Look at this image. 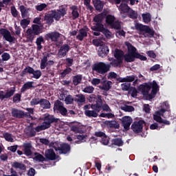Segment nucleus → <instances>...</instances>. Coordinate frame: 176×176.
Instances as JSON below:
<instances>
[{"instance_id": "ea45409f", "label": "nucleus", "mask_w": 176, "mask_h": 176, "mask_svg": "<svg viewBox=\"0 0 176 176\" xmlns=\"http://www.w3.org/2000/svg\"><path fill=\"white\" fill-rule=\"evenodd\" d=\"M126 13H128V17H129V19H132L133 20L138 19V12L131 8Z\"/></svg>"}, {"instance_id": "7c9ffc66", "label": "nucleus", "mask_w": 176, "mask_h": 176, "mask_svg": "<svg viewBox=\"0 0 176 176\" xmlns=\"http://www.w3.org/2000/svg\"><path fill=\"white\" fill-rule=\"evenodd\" d=\"M93 3L96 10H99V12H101V10H102V9L104 8V2H102V1L95 0L93 1Z\"/></svg>"}, {"instance_id": "f8f14e48", "label": "nucleus", "mask_w": 176, "mask_h": 176, "mask_svg": "<svg viewBox=\"0 0 176 176\" xmlns=\"http://www.w3.org/2000/svg\"><path fill=\"white\" fill-rule=\"evenodd\" d=\"M71 50V47L68 44L62 45L58 50V57L63 58L68 54V52Z\"/></svg>"}, {"instance_id": "6e6d98bb", "label": "nucleus", "mask_w": 176, "mask_h": 176, "mask_svg": "<svg viewBox=\"0 0 176 176\" xmlns=\"http://www.w3.org/2000/svg\"><path fill=\"white\" fill-rule=\"evenodd\" d=\"M13 102L17 103L21 101V94H16L13 96L12 99Z\"/></svg>"}, {"instance_id": "7ed1b4c3", "label": "nucleus", "mask_w": 176, "mask_h": 176, "mask_svg": "<svg viewBox=\"0 0 176 176\" xmlns=\"http://www.w3.org/2000/svg\"><path fill=\"white\" fill-rule=\"evenodd\" d=\"M158 89L159 85L155 80H153V82L145 83L139 87L140 91L142 92V94L144 97H146L147 100H153V98H155Z\"/></svg>"}, {"instance_id": "4c0bfd02", "label": "nucleus", "mask_w": 176, "mask_h": 176, "mask_svg": "<svg viewBox=\"0 0 176 176\" xmlns=\"http://www.w3.org/2000/svg\"><path fill=\"white\" fill-rule=\"evenodd\" d=\"M12 167H14V168H19V170H21L22 171H25L27 170L25 164L17 162L12 164Z\"/></svg>"}, {"instance_id": "3c124183", "label": "nucleus", "mask_w": 176, "mask_h": 176, "mask_svg": "<svg viewBox=\"0 0 176 176\" xmlns=\"http://www.w3.org/2000/svg\"><path fill=\"white\" fill-rule=\"evenodd\" d=\"M113 30H122V25H120V22L116 21H114L110 26Z\"/></svg>"}, {"instance_id": "338daca9", "label": "nucleus", "mask_w": 176, "mask_h": 176, "mask_svg": "<svg viewBox=\"0 0 176 176\" xmlns=\"http://www.w3.org/2000/svg\"><path fill=\"white\" fill-rule=\"evenodd\" d=\"M28 134L30 137H35L36 135V131H35V129L32 128L28 130Z\"/></svg>"}, {"instance_id": "5701e85b", "label": "nucleus", "mask_w": 176, "mask_h": 176, "mask_svg": "<svg viewBox=\"0 0 176 176\" xmlns=\"http://www.w3.org/2000/svg\"><path fill=\"white\" fill-rule=\"evenodd\" d=\"M104 124L105 126H107V127H109V129H119L120 127L119 122H118L116 120H106Z\"/></svg>"}, {"instance_id": "c9c22d12", "label": "nucleus", "mask_w": 176, "mask_h": 176, "mask_svg": "<svg viewBox=\"0 0 176 176\" xmlns=\"http://www.w3.org/2000/svg\"><path fill=\"white\" fill-rule=\"evenodd\" d=\"M33 160L34 162H38V163H43L45 162V157L39 153H34Z\"/></svg>"}, {"instance_id": "a18cd8bd", "label": "nucleus", "mask_w": 176, "mask_h": 176, "mask_svg": "<svg viewBox=\"0 0 176 176\" xmlns=\"http://www.w3.org/2000/svg\"><path fill=\"white\" fill-rule=\"evenodd\" d=\"M31 31L32 33L36 35H39V34H41V27H39L38 25H32Z\"/></svg>"}, {"instance_id": "a19ab883", "label": "nucleus", "mask_w": 176, "mask_h": 176, "mask_svg": "<svg viewBox=\"0 0 176 176\" xmlns=\"http://www.w3.org/2000/svg\"><path fill=\"white\" fill-rule=\"evenodd\" d=\"M45 42V40L43 39V37L42 36H40L38 37L36 40V44L37 46V50H42L43 48V46H42V43Z\"/></svg>"}, {"instance_id": "864d4df0", "label": "nucleus", "mask_w": 176, "mask_h": 176, "mask_svg": "<svg viewBox=\"0 0 176 176\" xmlns=\"http://www.w3.org/2000/svg\"><path fill=\"white\" fill-rule=\"evenodd\" d=\"M74 101H75V98H74L71 95H68L65 99V104L67 105L72 104Z\"/></svg>"}, {"instance_id": "72a5a7b5", "label": "nucleus", "mask_w": 176, "mask_h": 176, "mask_svg": "<svg viewBox=\"0 0 176 176\" xmlns=\"http://www.w3.org/2000/svg\"><path fill=\"white\" fill-rule=\"evenodd\" d=\"M118 10L123 13H129V10H131V8L127 3H122L119 6Z\"/></svg>"}, {"instance_id": "f3484780", "label": "nucleus", "mask_w": 176, "mask_h": 176, "mask_svg": "<svg viewBox=\"0 0 176 176\" xmlns=\"http://www.w3.org/2000/svg\"><path fill=\"white\" fill-rule=\"evenodd\" d=\"M79 34L76 36V39L78 41H83L85 38L87 36V32H89V28H82L78 30Z\"/></svg>"}, {"instance_id": "39448f33", "label": "nucleus", "mask_w": 176, "mask_h": 176, "mask_svg": "<svg viewBox=\"0 0 176 176\" xmlns=\"http://www.w3.org/2000/svg\"><path fill=\"white\" fill-rule=\"evenodd\" d=\"M88 100L89 102H96L91 105V109H95L97 112H100L101 107H102V96H101V95L96 96L94 94H91L88 97Z\"/></svg>"}, {"instance_id": "79ce46f5", "label": "nucleus", "mask_w": 176, "mask_h": 176, "mask_svg": "<svg viewBox=\"0 0 176 176\" xmlns=\"http://www.w3.org/2000/svg\"><path fill=\"white\" fill-rule=\"evenodd\" d=\"M160 109H164V113L168 112V118H170V115L171 113V110H170V104L167 102H164L162 104V108Z\"/></svg>"}, {"instance_id": "0eeeda50", "label": "nucleus", "mask_w": 176, "mask_h": 176, "mask_svg": "<svg viewBox=\"0 0 176 176\" xmlns=\"http://www.w3.org/2000/svg\"><path fill=\"white\" fill-rule=\"evenodd\" d=\"M144 124H145V121L140 120L139 121H135L131 124V129L133 130L135 134H140L144 129Z\"/></svg>"}, {"instance_id": "473e14b6", "label": "nucleus", "mask_w": 176, "mask_h": 176, "mask_svg": "<svg viewBox=\"0 0 176 176\" xmlns=\"http://www.w3.org/2000/svg\"><path fill=\"white\" fill-rule=\"evenodd\" d=\"M19 10L21 13L22 19H25V17H28V12H30V8H27L24 6H20Z\"/></svg>"}, {"instance_id": "4be33fe9", "label": "nucleus", "mask_w": 176, "mask_h": 176, "mask_svg": "<svg viewBox=\"0 0 176 176\" xmlns=\"http://www.w3.org/2000/svg\"><path fill=\"white\" fill-rule=\"evenodd\" d=\"M109 53V48L108 47V46L100 47H99V50L98 51V54L99 57H102V58L107 57Z\"/></svg>"}, {"instance_id": "b1692460", "label": "nucleus", "mask_w": 176, "mask_h": 176, "mask_svg": "<svg viewBox=\"0 0 176 176\" xmlns=\"http://www.w3.org/2000/svg\"><path fill=\"white\" fill-rule=\"evenodd\" d=\"M43 120L47 121L52 126V123H58L59 120L58 118H54V116L47 114L44 117Z\"/></svg>"}, {"instance_id": "c756f323", "label": "nucleus", "mask_w": 176, "mask_h": 176, "mask_svg": "<svg viewBox=\"0 0 176 176\" xmlns=\"http://www.w3.org/2000/svg\"><path fill=\"white\" fill-rule=\"evenodd\" d=\"M40 105L43 109H50V102L47 99H40Z\"/></svg>"}, {"instance_id": "20e7f679", "label": "nucleus", "mask_w": 176, "mask_h": 176, "mask_svg": "<svg viewBox=\"0 0 176 176\" xmlns=\"http://www.w3.org/2000/svg\"><path fill=\"white\" fill-rule=\"evenodd\" d=\"M92 71L98 75H105L111 71V65L104 62H96L92 65Z\"/></svg>"}, {"instance_id": "393cba45", "label": "nucleus", "mask_w": 176, "mask_h": 176, "mask_svg": "<svg viewBox=\"0 0 176 176\" xmlns=\"http://www.w3.org/2000/svg\"><path fill=\"white\" fill-rule=\"evenodd\" d=\"M96 30H98L96 31H99L102 32V34L104 35L106 38H107V39H109V38H111V32L109 31V30L105 28L104 25L102 27L100 26V28H98Z\"/></svg>"}, {"instance_id": "cd10ccee", "label": "nucleus", "mask_w": 176, "mask_h": 176, "mask_svg": "<svg viewBox=\"0 0 176 176\" xmlns=\"http://www.w3.org/2000/svg\"><path fill=\"white\" fill-rule=\"evenodd\" d=\"M99 112L100 111H97L96 109L85 110V115L87 116V118H97Z\"/></svg>"}, {"instance_id": "9b49d317", "label": "nucleus", "mask_w": 176, "mask_h": 176, "mask_svg": "<svg viewBox=\"0 0 176 176\" xmlns=\"http://www.w3.org/2000/svg\"><path fill=\"white\" fill-rule=\"evenodd\" d=\"M61 37V34L58 32H51L45 35V39L46 41H51V42H58L60 38Z\"/></svg>"}, {"instance_id": "2f4dec72", "label": "nucleus", "mask_w": 176, "mask_h": 176, "mask_svg": "<svg viewBox=\"0 0 176 176\" xmlns=\"http://www.w3.org/2000/svg\"><path fill=\"white\" fill-rule=\"evenodd\" d=\"M74 101L78 102V104H83L86 102V98L85 97V95L82 94H77L74 98Z\"/></svg>"}, {"instance_id": "680f3d73", "label": "nucleus", "mask_w": 176, "mask_h": 176, "mask_svg": "<svg viewBox=\"0 0 176 176\" xmlns=\"http://www.w3.org/2000/svg\"><path fill=\"white\" fill-rule=\"evenodd\" d=\"M83 91L84 93H88V94H91V93L94 91V88L93 87V86H88L83 89Z\"/></svg>"}, {"instance_id": "5fc2aeb1", "label": "nucleus", "mask_w": 176, "mask_h": 176, "mask_svg": "<svg viewBox=\"0 0 176 176\" xmlns=\"http://www.w3.org/2000/svg\"><path fill=\"white\" fill-rule=\"evenodd\" d=\"M30 21L28 19H23L21 21L20 24L22 27V28H27V27L29 25Z\"/></svg>"}, {"instance_id": "13d9d810", "label": "nucleus", "mask_w": 176, "mask_h": 176, "mask_svg": "<svg viewBox=\"0 0 176 176\" xmlns=\"http://www.w3.org/2000/svg\"><path fill=\"white\" fill-rule=\"evenodd\" d=\"M142 17L144 21V23H149L151 21V14H142Z\"/></svg>"}, {"instance_id": "052dcab7", "label": "nucleus", "mask_w": 176, "mask_h": 176, "mask_svg": "<svg viewBox=\"0 0 176 176\" xmlns=\"http://www.w3.org/2000/svg\"><path fill=\"white\" fill-rule=\"evenodd\" d=\"M101 109H102L105 112H112V110L111 109V107H109V105H108V104H102V100Z\"/></svg>"}, {"instance_id": "4468645a", "label": "nucleus", "mask_w": 176, "mask_h": 176, "mask_svg": "<svg viewBox=\"0 0 176 176\" xmlns=\"http://www.w3.org/2000/svg\"><path fill=\"white\" fill-rule=\"evenodd\" d=\"M0 35H2L3 36L4 39L7 41V42H10V43H12L13 41H14V38H13V36H12V34H10V31L5 28H1L0 29Z\"/></svg>"}, {"instance_id": "bf43d9fd", "label": "nucleus", "mask_w": 176, "mask_h": 176, "mask_svg": "<svg viewBox=\"0 0 176 176\" xmlns=\"http://www.w3.org/2000/svg\"><path fill=\"white\" fill-rule=\"evenodd\" d=\"M1 58L3 61H9L10 60V54L8 52H4L1 55Z\"/></svg>"}, {"instance_id": "412c9836", "label": "nucleus", "mask_w": 176, "mask_h": 176, "mask_svg": "<svg viewBox=\"0 0 176 176\" xmlns=\"http://www.w3.org/2000/svg\"><path fill=\"white\" fill-rule=\"evenodd\" d=\"M54 64V61L49 60L47 62V56H44L41 60L40 68H41V69H45V68H46V67H47V65H53Z\"/></svg>"}, {"instance_id": "de8ad7c7", "label": "nucleus", "mask_w": 176, "mask_h": 176, "mask_svg": "<svg viewBox=\"0 0 176 176\" xmlns=\"http://www.w3.org/2000/svg\"><path fill=\"white\" fill-rule=\"evenodd\" d=\"M72 72V69L71 67H67L61 73H60V78L62 79H64L65 76H67L69 74H71Z\"/></svg>"}, {"instance_id": "603ef678", "label": "nucleus", "mask_w": 176, "mask_h": 176, "mask_svg": "<svg viewBox=\"0 0 176 176\" xmlns=\"http://www.w3.org/2000/svg\"><path fill=\"white\" fill-rule=\"evenodd\" d=\"M35 70L34 69V68L30 67V66H28L26 67L23 71H22V74L23 75H25L27 73L28 74H34V72Z\"/></svg>"}, {"instance_id": "c03bdc74", "label": "nucleus", "mask_w": 176, "mask_h": 176, "mask_svg": "<svg viewBox=\"0 0 176 176\" xmlns=\"http://www.w3.org/2000/svg\"><path fill=\"white\" fill-rule=\"evenodd\" d=\"M113 145H116V146H123V140L120 138H115L112 140Z\"/></svg>"}, {"instance_id": "bb28decb", "label": "nucleus", "mask_w": 176, "mask_h": 176, "mask_svg": "<svg viewBox=\"0 0 176 176\" xmlns=\"http://www.w3.org/2000/svg\"><path fill=\"white\" fill-rule=\"evenodd\" d=\"M111 85H112V81H104L102 85L99 86V89L100 90H104V91H109L112 87Z\"/></svg>"}, {"instance_id": "a211bd4d", "label": "nucleus", "mask_w": 176, "mask_h": 176, "mask_svg": "<svg viewBox=\"0 0 176 176\" xmlns=\"http://www.w3.org/2000/svg\"><path fill=\"white\" fill-rule=\"evenodd\" d=\"M23 151L25 156H32V144L31 143H24Z\"/></svg>"}, {"instance_id": "9d476101", "label": "nucleus", "mask_w": 176, "mask_h": 176, "mask_svg": "<svg viewBox=\"0 0 176 176\" xmlns=\"http://www.w3.org/2000/svg\"><path fill=\"white\" fill-rule=\"evenodd\" d=\"M54 111H58L62 116H67V109L64 107L63 102L56 100L54 104Z\"/></svg>"}, {"instance_id": "6e6552de", "label": "nucleus", "mask_w": 176, "mask_h": 176, "mask_svg": "<svg viewBox=\"0 0 176 176\" xmlns=\"http://www.w3.org/2000/svg\"><path fill=\"white\" fill-rule=\"evenodd\" d=\"M135 27V29L140 32H144L146 34H149L151 36V38L155 36V30L151 29V28L148 25H144L141 23H136Z\"/></svg>"}, {"instance_id": "37998d69", "label": "nucleus", "mask_w": 176, "mask_h": 176, "mask_svg": "<svg viewBox=\"0 0 176 176\" xmlns=\"http://www.w3.org/2000/svg\"><path fill=\"white\" fill-rule=\"evenodd\" d=\"M3 137L8 142H14V140L12 138V133L6 132L3 133Z\"/></svg>"}, {"instance_id": "6ab92c4d", "label": "nucleus", "mask_w": 176, "mask_h": 176, "mask_svg": "<svg viewBox=\"0 0 176 176\" xmlns=\"http://www.w3.org/2000/svg\"><path fill=\"white\" fill-rule=\"evenodd\" d=\"M45 157L47 160H56V159H57L56 153H54V151L52 148L45 151Z\"/></svg>"}, {"instance_id": "69168bd1", "label": "nucleus", "mask_w": 176, "mask_h": 176, "mask_svg": "<svg viewBox=\"0 0 176 176\" xmlns=\"http://www.w3.org/2000/svg\"><path fill=\"white\" fill-rule=\"evenodd\" d=\"M101 142L103 145H108V144H109V138L107 136V135H104V136L102 138Z\"/></svg>"}, {"instance_id": "09e8293b", "label": "nucleus", "mask_w": 176, "mask_h": 176, "mask_svg": "<svg viewBox=\"0 0 176 176\" xmlns=\"http://www.w3.org/2000/svg\"><path fill=\"white\" fill-rule=\"evenodd\" d=\"M121 109L122 111H124V112H133L135 111L134 107L129 106L127 104H125L123 107H122Z\"/></svg>"}, {"instance_id": "58836bf2", "label": "nucleus", "mask_w": 176, "mask_h": 176, "mask_svg": "<svg viewBox=\"0 0 176 176\" xmlns=\"http://www.w3.org/2000/svg\"><path fill=\"white\" fill-rule=\"evenodd\" d=\"M122 64H123V60H120L116 58V59H113L111 62L109 63V65H110V68H111V67H113V68H116L118 67H120Z\"/></svg>"}, {"instance_id": "774afa93", "label": "nucleus", "mask_w": 176, "mask_h": 176, "mask_svg": "<svg viewBox=\"0 0 176 176\" xmlns=\"http://www.w3.org/2000/svg\"><path fill=\"white\" fill-rule=\"evenodd\" d=\"M36 170L34 168H30L28 172V176H35Z\"/></svg>"}, {"instance_id": "c85d7f7f", "label": "nucleus", "mask_w": 176, "mask_h": 176, "mask_svg": "<svg viewBox=\"0 0 176 176\" xmlns=\"http://www.w3.org/2000/svg\"><path fill=\"white\" fill-rule=\"evenodd\" d=\"M70 10H72V16L73 20H76L79 17V12H78V6H72L70 7Z\"/></svg>"}, {"instance_id": "2eb2a0df", "label": "nucleus", "mask_w": 176, "mask_h": 176, "mask_svg": "<svg viewBox=\"0 0 176 176\" xmlns=\"http://www.w3.org/2000/svg\"><path fill=\"white\" fill-rule=\"evenodd\" d=\"M162 118H168V116L164 115V109H160L155 112L153 114V120H155V122H157L158 123H161L162 120H163Z\"/></svg>"}, {"instance_id": "e433bc0d", "label": "nucleus", "mask_w": 176, "mask_h": 176, "mask_svg": "<svg viewBox=\"0 0 176 176\" xmlns=\"http://www.w3.org/2000/svg\"><path fill=\"white\" fill-rule=\"evenodd\" d=\"M82 74H78L76 76H73V85H74V86H78V85H80V83L82 82Z\"/></svg>"}, {"instance_id": "ddd939ff", "label": "nucleus", "mask_w": 176, "mask_h": 176, "mask_svg": "<svg viewBox=\"0 0 176 176\" xmlns=\"http://www.w3.org/2000/svg\"><path fill=\"white\" fill-rule=\"evenodd\" d=\"M94 25L91 28L92 31H97V28H100V27H104L102 24V15L98 14L94 17Z\"/></svg>"}, {"instance_id": "4d7b16f0", "label": "nucleus", "mask_w": 176, "mask_h": 176, "mask_svg": "<svg viewBox=\"0 0 176 176\" xmlns=\"http://www.w3.org/2000/svg\"><path fill=\"white\" fill-rule=\"evenodd\" d=\"M39 104H41V99H39V98H34L30 101V105H32V107H34L35 105H38Z\"/></svg>"}, {"instance_id": "e2e57ef3", "label": "nucleus", "mask_w": 176, "mask_h": 176, "mask_svg": "<svg viewBox=\"0 0 176 176\" xmlns=\"http://www.w3.org/2000/svg\"><path fill=\"white\" fill-rule=\"evenodd\" d=\"M11 14L13 17H17L19 16V11L16 9V7L12 6L10 8Z\"/></svg>"}, {"instance_id": "423d86ee", "label": "nucleus", "mask_w": 176, "mask_h": 176, "mask_svg": "<svg viewBox=\"0 0 176 176\" xmlns=\"http://www.w3.org/2000/svg\"><path fill=\"white\" fill-rule=\"evenodd\" d=\"M51 146L57 152L58 151L59 155H67L71 152V146L67 143H63L58 146V143H52Z\"/></svg>"}, {"instance_id": "0e129e2a", "label": "nucleus", "mask_w": 176, "mask_h": 176, "mask_svg": "<svg viewBox=\"0 0 176 176\" xmlns=\"http://www.w3.org/2000/svg\"><path fill=\"white\" fill-rule=\"evenodd\" d=\"M32 75L34 76L33 78L35 79H39L41 76H42V72H41L40 70H34Z\"/></svg>"}, {"instance_id": "1a4fd4ad", "label": "nucleus", "mask_w": 176, "mask_h": 176, "mask_svg": "<svg viewBox=\"0 0 176 176\" xmlns=\"http://www.w3.org/2000/svg\"><path fill=\"white\" fill-rule=\"evenodd\" d=\"M14 93H16V87H12L9 89H7L5 91H0V100L1 101H3V100H8L10 98V97H13L14 96Z\"/></svg>"}, {"instance_id": "a878e982", "label": "nucleus", "mask_w": 176, "mask_h": 176, "mask_svg": "<svg viewBox=\"0 0 176 176\" xmlns=\"http://www.w3.org/2000/svg\"><path fill=\"white\" fill-rule=\"evenodd\" d=\"M34 81H28L25 82L21 89V93H25L27 90H30V89H32L34 87Z\"/></svg>"}, {"instance_id": "f03ea898", "label": "nucleus", "mask_w": 176, "mask_h": 176, "mask_svg": "<svg viewBox=\"0 0 176 176\" xmlns=\"http://www.w3.org/2000/svg\"><path fill=\"white\" fill-rule=\"evenodd\" d=\"M67 12H68V6L61 5L58 10H52L50 13L45 14L44 20L48 25H52L54 23V20L60 21L61 17H64L67 14Z\"/></svg>"}, {"instance_id": "f704fd0d", "label": "nucleus", "mask_w": 176, "mask_h": 176, "mask_svg": "<svg viewBox=\"0 0 176 176\" xmlns=\"http://www.w3.org/2000/svg\"><path fill=\"white\" fill-rule=\"evenodd\" d=\"M28 35H27V41L28 42H30V43H32L34 42V39H35V35L34 33H32L31 31V28H29L26 31Z\"/></svg>"}, {"instance_id": "8fccbe9b", "label": "nucleus", "mask_w": 176, "mask_h": 176, "mask_svg": "<svg viewBox=\"0 0 176 176\" xmlns=\"http://www.w3.org/2000/svg\"><path fill=\"white\" fill-rule=\"evenodd\" d=\"M47 8V4L46 3H41L35 6L36 10L37 12H42L43 10H45Z\"/></svg>"}, {"instance_id": "aec40b11", "label": "nucleus", "mask_w": 176, "mask_h": 176, "mask_svg": "<svg viewBox=\"0 0 176 176\" xmlns=\"http://www.w3.org/2000/svg\"><path fill=\"white\" fill-rule=\"evenodd\" d=\"M11 113L12 116L13 118H16V119H23V118L25 116V113H24V111L19 110L17 109H12Z\"/></svg>"}, {"instance_id": "f257e3e1", "label": "nucleus", "mask_w": 176, "mask_h": 176, "mask_svg": "<svg viewBox=\"0 0 176 176\" xmlns=\"http://www.w3.org/2000/svg\"><path fill=\"white\" fill-rule=\"evenodd\" d=\"M126 46L127 47V53L124 54V52L122 50L116 48L113 53V56L116 60L123 61V58L125 63H134L135 58H139L142 61H146V56L141 55L137 52V48L132 45L131 43L126 42Z\"/></svg>"}, {"instance_id": "dca6fc26", "label": "nucleus", "mask_w": 176, "mask_h": 176, "mask_svg": "<svg viewBox=\"0 0 176 176\" xmlns=\"http://www.w3.org/2000/svg\"><path fill=\"white\" fill-rule=\"evenodd\" d=\"M133 123V118L130 116H124L122 120V124L124 130H130V126Z\"/></svg>"}, {"instance_id": "49530a36", "label": "nucleus", "mask_w": 176, "mask_h": 176, "mask_svg": "<svg viewBox=\"0 0 176 176\" xmlns=\"http://www.w3.org/2000/svg\"><path fill=\"white\" fill-rule=\"evenodd\" d=\"M115 16H112L111 14H108L106 16V23L107 25H109L111 27V25L115 21Z\"/></svg>"}]
</instances>
